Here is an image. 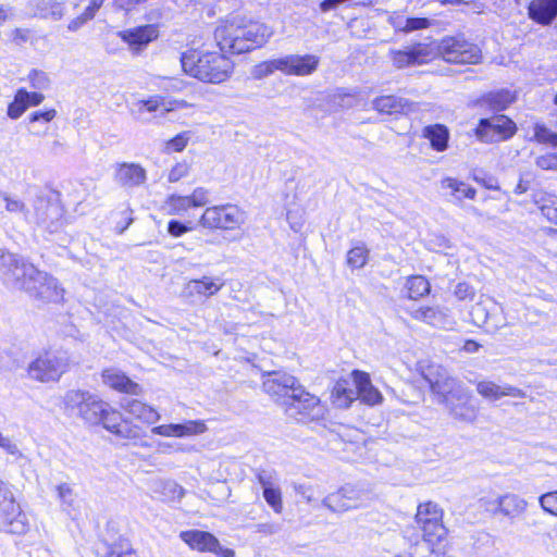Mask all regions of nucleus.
I'll list each match as a JSON object with an SVG mask.
<instances>
[{
	"instance_id": "59",
	"label": "nucleus",
	"mask_w": 557,
	"mask_h": 557,
	"mask_svg": "<svg viewBox=\"0 0 557 557\" xmlns=\"http://www.w3.org/2000/svg\"><path fill=\"white\" fill-rule=\"evenodd\" d=\"M536 165L542 170H554L557 169V156L548 153L536 158Z\"/></svg>"
},
{
	"instance_id": "10",
	"label": "nucleus",
	"mask_w": 557,
	"mask_h": 557,
	"mask_svg": "<svg viewBox=\"0 0 557 557\" xmlns=\"http://www.w3.org/2000/svg\"><path fill=\"white\" fill-rule=\"evenodd\" d=\"M67 368L66 352L46 351L29 363L27 372L29 377L39 382H55L67 371Z\"/></svg>"
},
{
	"instance_id": "5",
	"label": "nucleus",
	"mask_w": 557,
	"mask_h": 557,
	"mask_svg": "<svg viewBox=\"0 0 557 557\" xmlns=\"http://www.w3.org/2000/svg\"><path fill=\"white\" fill-rule=\"evenodd\" d=\"M184 72L203 83L221 84L233 72V62L220 51L190 50L181 57Z\"/></svg>"
},
{
	"instance_id": "27",
	"label": "nucleus",
	"mask_w": 557,
	"mask_h": 557,
	"mask_svg": "<svg viewBox=\"0 0 557 557\" xmlns=\"http://www.w3.org/2000/svg\"><path fill=\"white\" fill-rule=\"evenodd\" d=\"M122 408L137 420L147 424H153L160 419V414L154 408L138 399H124L122 401Z\"/></svg>"
},
{
	"instance_id": "7",
	"label": "nucleus",
	"mask_w": 557,
	"mask_h": 557,
	"mask_svg": "<svg viewBox=\"0 0 557 557\" xmlns=\"http://www.w3.org/2000/svg\"><path fill=\"white\" fill-rule=\"evenodd\" d=\"M26 222L50 234L60 232L66 220L58 196H37L33 201L30 213L26 214Z\"/></svg>"
},
{
	"instance_id": "54",
	"label": "nucleus",
	"mask_w": 557,
	"mask_h": 557,
	"mask_svg": "<svg viewBox=\"0 0 557 557\" xmlns=\"http://www.w3.org/2000/svg\"><path fill=\"white\" fill-rule=\"evenodd\" d=\"M189 138L190 137H189L188 133H186V132L181 133V134L176 135L175 137H173L172 139L168 140L166 149L169 151H175V152L183 151L184 148L187 146Z\"/></svg>"
},
{
	"instance_id": "28",
	"label": "nucleus",
	"mask_w": 557,
	"mask_h": 557,
	"mask_svg": "<svg viewBox=\"0 0 557 557\" xmlns=\"http://www.w3.org/2000/svg\"><path fill=\"white\" fill-rule=\"evenodd\" d=\"M410 314L413 319L436 327H445L447 324V312L440 307H419L412 309Z\"/></svg>"
},
{
	"instance_id": "14",
	"label": "nucleus",
	"mask_w": 557,
	"mask_h": 557,
	"mask_svg": "<svg viewBox=\"0 0 557 557\" xmlns=\"http://www.w3.org/2000/svg\"><path fill=\"white\" fill-rule=\"evenodd\" d=\"M471 314L474 322L482 324L488 333H495L507 325L502 307L491 299L475 304Z\"/></svg>"
},
{
	"instance_id": "24",
	"label": "nucleus",
	"mask_w": 557,
	"mask_h": 557,
	"mask_svg": "<svg viewBox=\"0 0 557 557\" xmlns=\"http://www.w3.org/2000/svg\"><path fill=\"white\" fill-rule=\"evenodd\" d=\"M154 38L156 37H112L111 41L106 42V47L109 53L128 50L134 55H137L145 50Z\"/></svg>"
},
{
	"instance_id": "58",
	"label": "nucleus",
	"mask_w": 557,
	"mask_h": 557,
	"mask_svg": "<svg viewBox=\"0 0 557 557\" xmlns=\"http://www.w3.org/2000/svg\"><path fill=\"white\" fill-rule=\"evenodd\" d=\"M21 95L24 98V101L26 102V108L38 106L40 104L45 96L41 92L38 91H28L26 88H20Z\"/></svg>"
},
{
	"instance_id": "18",
	"label": "nucleus",
	"mask_w": 557,
	"mask_h": 557,
	"mask_svg": "<svg viewBox=\"0 0 557 557\" xmlns=\"http://www.w3.org/2000/svg\"><path fill=\"white\" fill-rule=\"evenodd\" d=\"M207 425L202 420H187L182 423H170L153 426L151 433L165 437H189L202 434Z\"/></svg>"
},
{
	"instance_id": "8",
	"label": "nucleus",
	"mask_w": 557,
	"mask_h": 557,
	"mask_svg": "<svg viewBox=\"0 0 557 557\" xmlns=\"http://www.w3.org/2000/svg\"><path fill=\"white\" fill-rule=\"evenodd\" d=\"M416 523L422 532L423 541L431 552L435 553L436 547L447 536V529L443 523V510L433 502L420 504L416 513Z\"/></svg>"
},
{
	"instance_id": "3",
	"label": "nucleus",
	"mask_w": 557,
	"mask_h": 557,
	"mask_svg": "<svg viewBox=\"0 0 557 557\" xmlns=\"http://www.w3.org/2000/svg\"><path fill=\"white\" fill-rule=\"evenodd\" d=\"M263 377V391L275 400L283 399L290 417H314L313 411L319 407L320 399L307 392L295 376L283 371H273Z\"/></svg>"
},
{
	"instance_id": "36",
	"label": "nucleus",
	"mask_w": 557,
	"mask_h": 557,
	"mask_svg": "<svg viewBox=\"0 0 557 557\" xmlns=\"http://www.w3.org/2000/svg\"><path fill=\"white\" fill-rule=\"evenodd\" d=\"M357 393L356 386L350 387L349 383L344 381L335 384L332 395L337 407L347 408L357 398Z\"/></svg>"
},
{
	"instance_id": "15",
	"label": "nucleus",
	"mask_w": 557,
	"mask_h": 557,
	"mask_svg": "<svg viewBox=\"0 0 557 557\" xmlns=\"http://www.w3.org/2000/svg\"><path fill=\"white\" fill-rule=\"evenodd\" d=\"M253 472L262 488L264 500L275 513H281L283 511V500L277 472L272 468H257Z\"/></svg>"
},
{
	"instance_id": "48",
	"label": "nucleus",
	"mask_w": 557,
	"mask_h": 557,
	"mask_svg": "<svg viewBox=\"0 0 557 557\" xmlns=\"http://www.w3.org/2000/svg\"><path fill=\"white\" fill-rule=\"evenodd\" d=\"M245 22V17L240 16L239 14H234L227 17L225 21H222L221 25L218 27V30L223 33H236L246 26Z\"/></svg>"
},
{
	"instance_id": "62",
	"label": "nucleus",
	"mask_w": 557,
	"mask_h": 557,
	"mask_svg": "<svg viewBox=\"0 0 557 557\" xmlns=\"http://www.w3.org/2000/svg\"><path fill=\"white\" fill-rule=\"evenodd\" d=\"M531 174L521 175L520 180L515 188V194L521 195L527 193L531 188Z\"/></svg>"
},
{
	"instance_id": "64",
	"label": "nucleus",
	"mask_w": 557,
	"mask_h": 557,
	"mask_svg": "<svg viewBox=\"0 0 557 557\" xmlns=\"http://www.w3.org/2000/svg\"><path fill=\"white\" fill-rule=\"evenodd\" d=\"M185 87V84L181 79H168L163 86L166 91H181Z\"/></svg>"
},
{
	"instance_id": "32",
	"label": "nucleus",
	"mask_w": 557,
	"mask_h": 557,
	"mask_svg": "<svg viewBox=\"0 0 557 557\" xmlns=\"http://www.w3.org/2000/svg\"><path fill=\"white\" fill-rule=\"evenodd\" d=\"M108 405L97 395L91 394L79 417L89 424H100L103 412L108 410Z\"/></svg>"
},
{
	"instance_id": "16",
	"label": "nucleus",
	"mask_w": 557,
	"mask_h": 557,
	"mask_svg": "<svg viewBox=\"0 0 557 557\" xmlns=\"http://www.w3.org/2000/svg\"><path fill=\"white\" fill-rule=\"evenodd\" d=\"M0 527L12 534H24L28 530L27 517L16 504L13 494L0 504Z\"/></svg>"
},
{
	"instance_id": "26",
	"label": "nucleus",
	"mask_w": 557,
	"mask_h": 557,
	"mask_svg": "<svg viewBox=\"0 0 557 557\" xmlns=\"http://www.w3.org/2000/svg\"><path fill=\"white\" fill-rule=\"evenodd\" d=\"M373 107L379 112L385 114H407L412 111L413 103L405 98L391 95L377 97L374 99Z\"/></svg>"
},
{
	"instance_id": "39",
	"label": "nucleus",
	"mask_w": 557,
	"mask_h": 557,
	"mask_svg": "<svg viewBox=\"0 0 557 557\" xmlns=\"http://www.w3.org/2000/svg\"><path fill=\"white\" fill-rule=\"evenodd\" d=\"M57 498L64 511L70 512L76 505V493L69 483H60L55 486Z\"/></svg>"
},
{
	"instance_id": "6",
	"label": "nucleus",
	"mask_w": 557,
	"mask_h": 557,
	"mask_svg": "<svg viewBox=\"0 0 557 557\" xmlns=\"http://www.w3.org/2000/svg\"><path fill=\"white\" fill-rule=\"evenodd\" d=\"M319 57L314 54H286L256 64L251 70L255 79L265 78L275 72L288 76H308L318 69Z\"/></svg>"
},
{
	"instance_id": "25",
	"label": "nucleus",
	"mask_w": 557,
	"mask_h": 557,
	"mask_svg": "<svg viewBox=\"0 0 557 557\" xmlns=\"http://www.w3.org/2000/svg\"><path fill=\"white\" fill-rule=\"evenodd\" d=\"M223 286L224 281L220 277L202 276L201 278L190 280L186 284V292L190 296L198 295L208 298L218 294Z\"/></svg>"
},
{
	"instance_id": "42",
	"label": "nucleus",
	"mask_w": 557,
	"mask_h": 557,
	"mask_svg": "<svg viewBox=\"0 0 557 557\" xmlns=\"http://www.w3.org/2000/svg\"><path fill=\"white\" fill-rule=\"evenodd\" d=\"M27 82L36 90H47L51 85L49 75L44 71L35 69L28 73Z\"/></svg>"
},
{
	"instance_id": "53",
	"label": "nucleus",
	"mask_w": 557,
	"mask_h": 557,
	"mask_svg": "<svg viewBox=\"0 0 557 557\" xmlns=\"http://www.w3.org/2000/svg\"><path fill=\"white\" fill-rule=\"evenodd\" d=\"M40 14L45 17L58 18L62 15L61 4L53 0H40Z\"/></svg>"
},
{
	"instance_id": "17",
	"label": "nucleus",
	"mask_w": 557,
	"mask_h": 557,
	"mask_svg": "<svg viewBox=\"0 0 557 557\" xmlns=\"http://www.w3.org/2000/svg\"><path fill=\"white\" fill-rule=\"evenodd\" d=\"M113 180L125 189H134L146 183L147 172L138 163L120 162L114 165Z\"/></svg>"
},
{
	"instance_id": "19",
	"label": "nucleus",
	"mask_w": 557,
	"mask_h": 557,
	"mask_svg": "<svg viewBox=\"0 0 557 557\" xmlns=\"http://www.w3.org/2000/svg\"><path fill=\"white\" fill-rule=\"evenodd\" d=\"M265 42V37H221L216 45L222 54L227 57L249 52Z\"/></svg>"
},
{
	"instance_id": "50",
	"label": "nucleus",
	"mask_w": 557,
	"mask_h": 557,
	"mask_svg": "<svg viewBox=\"0 0 557 557\" xmlns=\"http://www.w3.org/2000/svg\"><path fill=\"white\" fill-rule=\"evenodd\" d=\"M164 104V98L161 96H152L146 100H139L135 103L138 113L147 112H156L160 107Z\"/></svg>"
},
{
	"instance_id": "61",
	"label": "nucleus",
	"mask_w": 557,
	"mask_h": 557,
	"mask_svg": "<svg viewBox=\"0 0 557 557\" xmlns=\"http://www.w3.org/2000/svg\"><path fill=\"white\" fill-rule=\"evenodd\" d=\"M455 295L458 299L465 300L473 296V288L467 283H458L455 288Z\"/></svg>"
},
{
	"instance_id": "45",
	"label": "nucleus",
	"mask_w": 557,
	"mask_h": 557,
	"mask_svg": "<svg viewBox=\"0 0 557 557\" xmlns=\"http://www.w3.org/2000/svg\"><path fill=\"white\" fill-rule=\"evenodd\" d=\"M114 435L121 438L132 440L137 443V441L141 440V429L137 425H132L129 422L124 420L120 424L119 429H116Z\"/></svg>"
},
{
	"instance_id": "63",
	"label": "nucleus",
	"mask_w": 557,
	"mask_h": 557,
	"mask_svg": "<svg viewBox=\"0 0 557 557\" xmlns=\"http://www.w3.org/2000/svg\"><path fill=\"white\" fill-rule=\"evenodd\" d=\"M0 447L5 450L8 454L16 455L18 454V448L15 443H13L9 437H4L0 433Z\"/></svg>"
},
{
	"instance_id": "55",
	"label": "nucleus",
	"mask_w": 557,
	"mask_h": 557,
	"mask_svg": "<svg viewBox=\"0 0 557 557\" xmlns=\"http://www.w3.org/2000/svg\"><path fill=\"white\" fill-rule=\"evenodd\" d=\"M189 173V164L185 161L176 163L169 172L168 180L171 183L178 182Z\"/></svg>"
},
{
	"instance_id": "56",
	"label": "nucleus",
	"mask_w": 557,
	"mask_h": 557,
	"mask_svg": "<svg viewBox=\"0 0 557 557\" xmlns=\"http://www.w3.org/2000/svg\"><path fill=\"white\" fill-rule=\"evenodd\" d=\"M191 230L193 226H189L178 220H170L168 223V233L173 237H181Z\"/></svg>"
},
{
	"instance_id": "11",
	"label": "nucleus",
	"mask_w": 557,
	"mask_h": 557,
	"mask_svg": "<svg viewBox=\"0 0 557 557\" xmlns=\"http://www.w3.org/2000/svg\"><path fill=\"white\" fill-rule=\"evenodd\" d=\"M372 498V493L358 485L346 484L338 491L324 497L322 504L331 511L344 512L364 506Z\"/></svg>"
},
{
	"instance_id": "37",
	"label": "nucleus",
	"mask_w": 557,
	"mask_h": 557,
	"mask_svg": "<svg viewBox=\"0 0 557 557\" xmlns=\"http://www.w3.org/2000/svg\"><path fill=\"white\" fill-rule=\"evenodd\" d=\"M406 288L410 299H419L430 293L431 286L424 276L413 275L408 277Z\"/></svg>"
},
{
	"instance_id": "30",
	"label": "nucleus",
	"mask_w": 557,
	"mask_h": 557,
	"mask_svg": "<svg viewBox=\"0 0 557 557\" xmlns=\"http://www.w3.org/2000/svg\"><path fill=\"white\" fill-rule=\"evenodd\" d=\"M495 512H500L504 516L515 518L527 508V502L515 494H506L495 499Z\"/></svg>"
},
{
	"instance_id": "38",
	"label": "nucleus",
	"mask_w": 557,
	"mask_h": 557,
	"mask_svg": "<svg viewBox=\"0 0 557 557\" xmlns=\"http://www.w3.org/2000/svg\"><path fill=\"white\" fill-rule=\"evenodd\" d=\"M441 185L442 188L450 189L453 195L459 200L462 198L474 199L476 194L474 188L468 186L463 182H460L451 177L444 178Z\"/></svg>"
},
{
	"instance_id": "4",
	"label": "nucleus",
	"mask_w": 557,
	"mask_h": 557,
	"mask_svg": "<svg viewBox=\"0 0 557 557\" xmlns=\"http://www.w3.org/2000/svg\"><path fill=\"white\" fill-rule=\"evenodd\" d=\"M432 392L445 405L449 413L457 420L473 422L478 416V408L472 403L468 389L456 379L449 376L445 369L432 366L424 374Z\"/></svg>"
},
{
	"instance_id": "51",
	"label": "nucleus",
	"mask_w": 557,
	"mask_h": 557,
	"mask_svg": "<svg viewBox=\"0 0 557 557\" xmlns=\"http://www.w3.org/2000/svg\"><path fill=\"white\" fill-rule=\"evenodd\" d=\"M102 0H92L90 4L86 8L83 16L78 17L77 20L73 21L71 25L69 26V29L71 32H76L78 29V24H83L86 21L92 18L96 11L101 7Z\"/></svg>"
},
{
	"instance_id": "34",
	"label": "nucleus",
	"mask_w": 557,
	"mask_h": 557,
	"mask_svg": "<svg viewBox=\"0 0 557 557\" xmlns=\"http://www.w3.org/2000/svg\"><path fill=\"white\" fill-rule=\"evenodd\" d=\"M533 201L549 222L557 224V196L540 191L533 195Z\"/></svg>"
},
{
	"instance_id": "52",
	"label": "nucleus",
	"mask_w": 557,
	"mask_h": 557,
	"mask_svg": "<svg viewBox=\"0 0 557 557\" xmlns=\"http://www.w3.org/2000/svg\"><path fill=\"white\" fill-rule=\"evenodd\" d=\"M187 197L191 208L205 207L209 202V190L205 187H197Z\"/></svg>"
},
{
	"instance_id": "1",
	"label": "nucleus",
	"mask_w": 557,
	"mask_h": 557,
	"mask_svg": "<svg viewBox=\"0 0 557 557\" xmlns=\"http://www.w3.org/2000/svg\"><path fill=\"white\" fill-rule=\"evenodd\" d=\"M0 278L9 287L42 302H59L64 289L55 277L38 270L23 257L0 248Z\"/></svg>"
},
{
	"instance_id": "29",
	"label": "nucleus",
	"mask_w": 557,
	"mask_h": 557,
	"mask_svg": "<svg viewBox=\"0 0 557 557\" xmlns=\"http://www.w3.org/2000/svg\"><path fill=\"white\" fill-rule=\"evenodd\" d=\"M529 14L537 23L548 24L557 15V0H533Z\"/></svg>"
},
{
	"instance_id": "21",
	"label": "nucleus",
	"mask_w": 557,
	"mask_h": 557,
	"mask_svg": "<svg viewBox=\"0 0 557 557\" xmlns=\"http://www.w3.org/2000/svg\"><path fill=\"white\" fill-rule=\"evenodd\" d=\"M102 380L106 385L117 392L131 395H139L141 392V387L136 382L115 368L103 370Z\"/></svg>"
},
{
	"instance_id": "12",
	"label": "nucleus",
	"mask_w": 557,
	"mask_h": 557,
	"mask_svg": "<svg viewBox=\"0 0 557 557\" xmlns=\"http://www.w3.org/2000/svg\"><path fill=\"white\" fill-rule=\"evenodd\" d=\"M516 132V123L504 114L481 119L475 128L478 139L486 144L507 140L511 138Z\"/></svg>"
},
{
	"instance_id": "22",
	"label": "nucleus",
	"mask_w": 557,
	"mask_h": 557,
	"mask_svg": "<svg viewBox=\"0 0 557 557\" xmlns=\"http://www.w3.org/2000/svg\"><path fill=\"white\" fill-rule=\"evenodd\" d=\"M476 392L485 399L498 400L504 396L521 398L524 392L509 384L498 385L492 381H480L476 383Z\"/></svg>"
},
{
	"instance_id": "13",
	"label": "nucleus",
	"mask_w": 557,
	"mask_h": 557,
	"mask_svg": "<svg viewBox=\"0 0 557 557\" xmlns=\"http://www.w3.org/2000/svg\"><path fill=\"white\" fill-rule=\"evenodd\" d=\"M180 539L189 546L190 549L201 553H212L219 557H234L235 552L223 547L219 540L210 532L201 530H186L180 533Z\"/></svg>"
},
{
	"instance_id": "9",
	"label": "nucleus",
	"mask_w": 557,
	"mask_h": 557,
	"mask_svg": "<svg viewBox=\"0 0 557 557\" xmlns=\"http://www.w3.org/2000/svg\"><path fill=\"white\" fill-rule=\"evenodd\" d=\"M246 222V212L234 203L206 208L199 224L208 230L235 231Z\"/></svg>"
},
{
	"instance_id": "23",
	"label": "nucleus",
	"mask_w": 557,
	"mask_h": 557,
	"mask_svg": "<svg viewBox=\"0 0 557 557\" xmlns=\"http://www.w3.org/2000/svg\"><path fill=\"white\" fill-rule=\"evenodd\" d=\"M354 384L356 385L357 398H360L363 403L368 405H377L382 401L383 396L376 389L367 373L361 371H354Z\"/></svg>"
},
{
	"instance_id": "33",
	"label": "nucleus",
	"mask_w": 557,
	"mask_h": 557,
	"mask_svg": "<svg viewBox=\"0 0 557 557\" xmlns=\"http://www.w3.org/2000/svg\"><path fill=\"white\" fill-rule=\"evenodd\" d=\"M90 393L84 391H69L63 399L64 410L69 416H81L85 404L90 399Z\"/></svg>"
},
{
	"instance_id": "2",
	"label": "nucleus",
	"mask_w": 557,
	"mask_h": 557,
	"mask_svg": "<svg viewBox=\"0 0 557 557\" xmlns=\"http://www.w3.org/2000/svg\"><path fill=\"white\" fill-rule=\"evenodd\" d=\"M392 58L394 65L398 69L421 65L441 54L449 63H476L481 59V50L465 37H445L441 46L432 44H416L400 50H393Z\"/></svg>"
},
{
	"instance_id": "49",
	"label": "nucleus",
	"mask_w": 557,
	"mask_h": 557,
	"mask_svg": "<svg viewBox=\"0 0 557 557\" xmlns=\"http://www.w3.org/2000/svg\"><path fill=\"white\" fill-rule=\"evenodd\" d=\"M539 503L545 512L557 517V490L542 494Z\"/></svg>"
},
{
	"instance_id": "47",
	"label": "nucleus",
	"mask_w": 557,
	"mask_h": 557,
	"mask_svg": "<svg viewBox=\"0 0 557 557\" xmlns=\"http://www.w3.org/2000/svg\"><path fill=\"white\" fill-rule=\"evenodd\" d=\"M163 500H180L184 496V488L174 481L161 482Z\"/></svg>"
},
{
	"instance_id": "35",
	"label": "nucleus",
	"mask_w": 557,
	"mask_h": 557,
	"mask_svg": "<svg viewBox=\"0 0 557 557\" xmlns=\"http://www.w3.org/2000/svg\"><path fill=\"white\" fill-rule=\"evenodd\" d=\"M191 208L189 198L177 194L169 195L161 207L169 215H182Z\"/></svg>"
},
{
	"instance_id": "46",
	"label": "nucleus",
	"mask_w": 557,
	"mask_h": 557,
	"mask_svg": "<svg viewBox=\"0 0 557 557\" xmlns=\"http://www.w3.org/2000/svg\"><path fill=\"white\" fill-rule=\"evenodd\" d=\"M27 110L26 102L24 101L23 96L21 95L20 88L16 90L14 99L8 106L7 114L12 120H17L23 115V113Z\"/></svg>"
},
{
	"instance_id": "43",
	"label": "nucleus",
	"mask_w": 557,
	"mask_h": 557,
	"mask_svg": "<svg viewBox=\"0 0 557 557\" xmlns=\"http://www.w3.org/2000/svg\"><path fill=\"white\" fill-rule=\"evenodd\" d=\"M123 421L121 413L108 405V410L103 412L100 424H102L106 430L114 434Z\"/></svg>"
},
{
	"instance_id": "41",
	"label": "nucleus",
	"mask_w": 557,
	"mask_h": 557,
	"mask_svg": "<svg viewBox=\"0 0 557 557\" xmlns=\"http://www.w3.org/2000/svg\"><path fill=\"white\" fill-rule=\"evenodd\" d=\"M369 259V249L364 244L352 247L347 253V264L351 269L363 268Z\"/></svg>"
},
{
	"instance_id": "60",
	"label": "nucleus",
	"mask_w": 557,
	"mask_h": 557,
	"mask_svg": "<svg viewBox=\"0 0 557 557\" xmlns=\"http://www.w3.org/2000/svg\"><path fill=\"white\" fill-rule=\"evenodd\" d=\"M430 24L431 22L428 18H408L403 30L408 33L413 30L425 29L429 27Z\"/></svg>"
},
{
	"instance_id": "40",
	"label": "nucleus",
	"mask_w": 557,
	"mask_h": 557,
	"mask_svg": "<svg viewBox=\"0 0 557 557\" xmlns=\"http://www.w3.org/2000/svg\"><path fill=\"white\" fill-rule=\"evenodd\" d=\"M0 199L4 202V208L9 213L22 214L26 222V214L30 213L29 208L16 196H13L7 191L0 190Z\"/></svg>"
},
{
	"instance_id": "31",
	"label": "nucleus",
	"mask_w": 557,
	"mask_h": 557,
	"mask_svg": "<svg viewBox=\"0 0 557 557\" xmlns=\"http://www.w3.org/2000/svg\"><path fill=\"white\" fill-rule=\"evenodd\" d=\"M423 136L430 140L431 147L436 151H444L448 147L449 132L445 125H429L424 127Z\"/></svg>"
},
{
	"instance_id": "20",
	"label": "nucleus",
	"mask_w": 557,
	"mask_h": 557,
	"mask_svg": "<svg viewBox=\"0 0 557 557\" xmlns=\"http://www.w3.org/2000/svg\"><path fill=\"white\" fill-rule=\"evenodd\" d=\"M517 99L516 91L508 88L492 90L484 94L479 100V107L493 111L500 112L506 110Z\"/></svg>"
},
{
	"instance_id": "57",
	"label": "nucleus",
	"mask_w": 557,
	"mask_h": 557,
	"mask_svg": "<svg viewBox=\"0 0 557 557\" xmlns=\"http://www.w3.org/2000/svg\"><path fill=\"white\" fill-rule=\"evenodd\" d=\"M57 115V111L54 109H48V110H38L34 111L29 114L28 120L30 123L36 122H44L49 123L52 121Z\"/></svg>"
},
{
	"instance_id": "44",
	"label": "nucleus",
	"mask_w": 557,
	"mask_h": 557,
	"mask_svg": "<svg viewBox=\"0 0 557 557\" xmlns=\"http://www.w3.org/2000/svg\"><path fill=\"white\" fill-rule=\"evenodd\" d=\"M534 137L541 144H546L554 148H557V133L553 132L544 124H535Z\"/></svg>"
}]
</instances>
